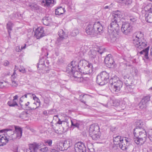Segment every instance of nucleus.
Returning a JSON list of instances; mask_svg holds the SVG:
<instances>
[{
	"label": "nucleus",
	"mask_w": 152,
	"mask_h": 152,
	"mask_svg": "<svg viewBox=\"0 0 152 152\" xmlns=\"http://www.w3.org/2000/svg\"><path fill=\"white\" fill-rule=\"evenodd\" d=\"M64 31L62 29H60L58 32V35H59V37L58 39L57 40L56 44L55 46L56 48L52 51V55L53 56H57L59 54V51L58 50V48H59V45L61 44L59 43V44H57V42H59L64 39Z\"/></svg>",
	"instance_id": "9d476101"
},
{
	"label": "nucleus",
	"mask_w": 152,
	"mask_h": 152,
	"mask_svg": "<svg viewBox=\"0 0 152 152\" xmlns=\"http://www.w3.org/2000/svg\"><path fill=\"white\" fill-rule=\"evenodd\" d=\"M44 35V29L42 27H39L36 30L35 35L37 39L42 37Z\"/></svg>",
	"instance_id": "6ab92c4d"
},
{
	"label": "nucleus",
	"mask_w": 152,
	"mask_h": 152,
	"mask_svg": "<svg viewBox=\"0 0 152 152\" xmlns=\"http://www.w3.org/2000/svg\"><path fill=\"white\" fill-rule=\"evenodd\" d=\"M124 15L125 16V18L126 16L127 15L129 17V20L132 23L135 22L137 20V18L136 16L130 13H127L126 12H124Z\"/></svg>",
	"instance_id": "5701e85b"
},
{
	"label": "nucleus",
	"mask_w": 152,
	"mask_h": 152,
	"mask_svg": "<svg viewBox=\"0 0 152 152\" xmlns=\"http://www.w3.org/2000/svg\"><path fill=\"white\" fill-rule=\"evenodd\" d=\"M103 53V50L101 49L97 51L92 49L91 50L88 52V55L91 59H93L96 57V56L99 53L102 54Z\"/></svg>",
	"instance_id": "aec40b11"
},
{
	"label": "nucleus",
	"mask_w": 152,
	"mask_h": 152,
	"mask_svg": "<svg viewBox=\"0 0 152 152\" xmlns=\"http://www.w3.org/2000/svg\"><path fill=\"white\" fill-rule=\"evenodd\" d=\"M32 96H33V99L35 101V102L34 103V104L36 106L35 107H34L35 110L39 108L41 105V102L39 98L36 96L35 94H32Z\"/></svg>",
	"instance_id": "393cba45"
},
{
	"label": "nucleus",
	"mask_w": 152,
	"mask_h": 152,
	"mask_svg": "<svg viewBox=\"0 0 152 152\" xmlns=\"http://www.w3.org/2000/svg\"><path fill=\"white\" fill-rule=\"evenodd\" d=\"M104 61L107 66L109 67H111L115 63L113 58L109 54L105 58Z\"/></svg>",
	"instance_id": "412c9836"
},
{
	"label": "nucleus",
	"mask_w": 152,
	"mask_h": 152,
	"mask_svg": "<svg viewBox=\"0 0 152 152\" xmlns=\"http://www.w3.org/2000/svg\"><path fill=\"white\" fill-rule=\"evenodd\" d=\"M72 125L75 127H78L79 126V124L77 122V121L75 119L71 120Z\"/></svg>",
	"instance_id": "58836bf2"
},
{
	"label": "nucleus",
	"mask_w": 152,
	"mask_h": 152,
	"mask_svg": "<svg viewBox=\"0 0 152 152\" xmlns=\"http://www.w3.org/2000/svg\"><path fill=\"white\" fill-rule=\"evenodd\" d=\"M15 132L12 129H6L1 130L0 132L4 133L0 135V146L5 145L9 140L20 139L22 136V129L19 126H15Z\"/></svg>",
	"instance_id": "f03ea898"
},
{
	"label": "nucleus",
	"mask_w": 152,
	"mask_h": 152,
	"mask_svg": "<svg viewBox=\"0 0 152 152\" xmlns=\"http://www.w3.org/2000/svg\"><path fill=\"white\" fill-rule=\"evenodd\" d=\"M26 44H25V45L21 47V50L25 49L26 48Z\"/></svg>",
	"instance_id": "680f3d73"
},
{
	"label": "nucleus",
	"mask_w": 152,
	"mask_h": 152,
	"mask_svg": "<svg viewBox=\"0 0 152 152\" xmlns=\"http://www.w3.org/2000/svg\"><path fill=\"white\" fill-rule=\"evenodd\" d=\"M109 77V73L105 71L102 72L97 76L96 82L99 85H104L107 82Z\"/></svg>",
	"instance_id": "1a4fd4ad"
},
{
	"label": "nucleus",
	"mask_w": 152,
	"mask_h": 152,
	"mask_svg": "<svg viewBox=\"0 0 152 152\" xmlns=\"http://www.w3.org/2000/svg\"><path fill=\"white\" fill-rule=\"evenodd\" d=\"M65 11L64 8L58 7L56 9L55 14L56 15H60L63 14Z\"/></svg>",
	"instance_id": "a878e982"
},
{
	"label": "nucleus",
	"mask_w": 152,
	"mask_h": 152,
	"mask_svg": "<svg viewBox=\"0 0 152 152\" xmlns=\"http://www.w3.org/2000/svg\"><path fill=\"white\" fill-rule=\"evenodd\" d=\"M16 75H17L15 72H15H14L13 74L11 76V80H16Z\"/></svg>",
	"instance_id": "09e8293b"
},
{
	"label": "nucleus",
	"mask_w": 152,
	"mask_h": 152,
	"mask_svg": "<svg viewBox=\"0 0 152 152\" xmlns=\"http://www.w3.org/2000/svg\"><path fill=\"white\" fill-rule=\"evenodd\" d=\"M118 2L119 3L128 5L131 3L132 0H118Z\"/></svg>",
	"instance_id": "f704fd0d"
},
{
	"label": "nucleus",
	"mask_w": 152,
	"mask_h": 152,
	"mask_svg": "<svg viewBox=\"0 0 152 152\" xmlns=\"http://www.w3.org/2000/svg\"><path fill=\"white\" fill-rule=\"evenodd\" d=\"M46 20L45 19H44L43 20V23L44 24H45V25L46 26H47V25H48V24H46L45 23Z\"/></svg>",
	"instance_id": "e2e57ef3"
},
{
	"label": "nucleus",
	"mask_w": 152,
	"mask_h": 152,
	"mask_svg": "<svg viewBox=\"0 0 152 152\" xmlns=\"http://www.w3.org/2000/svg\"><path fill=\"white\" fill-rule=\"evenodd\" d=\"M131 141L130 138L126 137H121L120 136L113 137V142L114 144L119 145L120 148L123 150L127 149Z\"/></svg>",
	"instance_id": "423d86ee"
},
{
	"label": "nucleus",
	"mask_w": 152,
	"mask_h": 152,
	"mask_svg": "<svg viewBox=\"0 0 152 152\" xmlns=\"http://www.w3.org/2000/svg\"><path fill=\"white\" fill-rule=\"evenodd\" d=\"M86 31L88 35L95 36L103 32V26L100 22H96L94 24H89L86 28Z\"/></svg>",
	"instance_id": "39448f33"
},
{
	"label": "nucleus",
	"mask_w": 152,
	"mask_h": 152,
	"mask_svg": "<svg viewBox=\"0 0 152 152\" xmlns=\"http://www.w3.org/2000/svg\"><path fill=\"white\" fill-rule=\"evenodd\" d=\"M28 114L27 112L25 111H23L20 115L21 117H26Z\"/></svg>",
	"instance_id": "8fccbe9b"
},
{
	"label": "nucleus",
	"mask_w": 152,
	"mask_h": 152,
	"mask_svg": "<svg viewBox=\"0 0 152 152\" xmlns=\"http://www.w3.org/2000/svg\"><path fill=\"white\" fill-rule=\"evenodd\" d=\"M44 102L45 104H46L47 105H48L50 103V100L48 98H45L44 99Z\"/></svg>",
	"instance_id": "3c124183"
},
{
	"label": "nucleus",
	"mask_w": 152,
	"mask_h": 152,
	"mask_svg": "<svg viewBox=\"0 0 152 152\" xmlns=\"http://www.w3.org/2000/svg\"><path fill=\"white\" fill-rule=\"evenodd\" d=\"M29 6L31 8L32 10H37L39 9V7L36 4L29 5Z\"/></svg>",
	"instance_id": "ea45409f"
},
{
	"label": "nucleus",
	"mask_w": 152,
	"mask_h": 152,
	"mask_svg": "<svg viewBox=\"0 0 152 152\" xmlns=\"http://www.w3.org/2000/svg\"><path fill=\"white\" fill-rule=\"evenodd\" d=\"M75 152H86V148L84 144L82 142L76 143L74 146Z\"/></svg>",
	"instance_id": "4468645a"
},
{
	"label": "nucleus",
	"mask_w": 152,
	"mask_h": 152,
	"mask_svg": "<svg viewBox=\"0 0 152 152\" xmlns=\"http://www.w3.org/2000/svg\"><path fill=\"white\" fill-rule=\"evenodd\" d=\"M148 134L149 139L152 142V129H149L148 132Z\"/></svg>",
	"instance_id": "79ce46f5"
},
{
	"label": "nucleus",
	"mask_w": 152,
	"mask_h": 152,
	"mask_svg": "<svg viewBox=\"0 0 152 152\" xmlns=\"http://www.w3.org/2000/svg\"><path fill=\"white\" fill-rule=\"evenodd\" d=\"M46 63L47 64H49V63L48 62V60H46Z\"/></svg>",
	"instance_id": "338daca9"
},
{
	"label": "nucleus",
	"mask_w": 152,
	"mask_h": 152,
	"mask_svg": "<svg viewBox=\"0 0 152 152\" xmlns=\"http://www.w3.org/2000/svg\"><path fill=\"white\" fill-rule=\"evenodd\" d=\"M109 8V6H106L104 7V9H108Z\"/></svg>",
	"instance_id": "69168bd1"
},
{
	"label": "nucleus",
	"mask_w": 152,
	"mask_h": 152,
	"mask_svg": "<svg viewBox=\"0 0 152 152\" xmlns=\"http://www.w3.org/2000/svg\"><path fill=\"white\" fill-rule=\"evenodd\" d=\"M135 129H138L137 133H139V135H138V136H139L140 137L145 139V140L146 141L147 134L145 130L144 129H140V128L137 127Z\"/></svg>",
	"instance_id": "4be33fe9"
},
{
	"label": "nucleus",
	"mask_w": 152,
	"mask_h": 152,
	"mask_svg": "<svg viewBox=\"0 0 152 152\" xmlns=\"http://www.w3.org/2000/svg\"><path fill=\"white\" fill-rule=\"evenodd\" d=\"M150 98L149 96L144 97L138 104V107L141 110L145 108L147 103L150 100Z\"/></svg>",
	"instance_id": "2eb2a0df"
},
{
	"label": "nucleus",
	"mask_w": 152,
	"mask_h": 152,
	"mask_svg": "<svg viewBox=\"0 0 152 152\" xmlns=\"http://www.w3.org/2000/svg\"><path fill=\"white\" fill-rule=\"evenodd\" d=\"M137 129H134V141L137 145H141L143 144L145 141V139L140 137L139 136H138L137 133Z\"/></svg>",
	"instance_id": "f8f14e48"
},
{
	"label": "nucleus",
	"mask_w": 152,
	"mask_h": 152,
	"mask_svg": "<svg viewBox=\"0 0 152 152\" xmlns=\"http://www.w3.org/2000/svg\"><path fill=\"white\" fill-rule=\"evenodd\" d=\"M146 13H149L152 12V4L149 3L146 5L144 8Z\"/></svg>",
	"instance_id": "7c9ffc66"
},
{
	"label": "nucleus",
	"mask_w": 152,
	"mask_h": 152,
	"mask_svg": "<svg viewBox=\"0 0 152 152\" xmlns=\"http://www.w3.org/2000/svg\"><path fill=\"white\" fill-rule=\"evenodd\" d=\"M3 84V82H0V88L1 87V85Z\"/></svg>",
	"instance_id": "774afa93"
},
{
	"label": "nucleus",
	"mask_w": 152,
	"mask_h": 152,
	"mask_svg": "<svg viewBox=\"0 0 152 152\" xmlns=\"http://www.w3.org/2000/svg\"><path fill=\"white\" fill-rule=\"evenodd\" d=\"M145 17L147 22L149 23H152V12L145 13Z\"/></svg>",
	"instance_id": "c756f323"
},
{
	"label": "nucleus",
	"mask_w": 152,
	"mask_h": 152,
	"mask_svg": "<svg viewBox=\"0 0 152 152\" xmlns=\"http://www.w3.org/2000/svg\"><path fill=\"white\" fill-rule=\"evenodd\" d=\"M18 96L17 95H16L13 97V100L15 101V100L17 99L18 98Z\"/></svg>",
	"instance_id": "6e6d98bb"
},
{
	"label": "nucleus",
	"mask_w": 152,
	"mask_h": 152,
	"mask_svg": "<svg viewBox=\"0 0 152 152\" xmlns=\"http://www.w3.org/2000/svg\"><path fill=\"white\" fill-rule=\"evenodd\" d=\"M10 63L7 60L5 61L4 63V65L5 66H7L9 65Z\"/></svg>",
	"instance_id": "864d4df0"
},
{
	"label": "nucleus",
	"mask_w": 152,
	"mask_h": 152,
	"mask_svg": "<svg viewBox=\"0 0 152 152\" xmlns=\"http://www.w3.org/2000/svg\"><path fill=\"white\" fill-rule=\"evenodd\" d=\"M129 75L126 72H124V73H123L121 77L122 80L123 79L126 80L127 79H129Z\"/></svg>",
	"instance_id": "4c0bfd02"
},
{
	"label": "nucleus",
	"mask_w": 152,
	"mask_h": 152,
	"mask_svg": "<svg viewBox=\"0 0 152 152\" xmlns=\"http://www.w3.org/2000/svg\"><path fill=\"white\" fill-rule=\"evenodd\" d=\"M78 33V31L77 29H75L71 32L70 35L72 36L75 37L77 35Z\"/></svg>",
	"instance_id": "a19ab883"
},
{
	"label": "nucleus",
	"mask_w": 152,
	"mask_h": 152,
	"mask_svg": "<svg viewBox=\"0 0 152 152\" xmlns=\"http://www.w3.org/2000/svg\"><path fill=\"white\" fill-rule=\"evenodd\" d=\"M111 83V91L113 93L117 94L120 92L122 87L123 83L116 76H114L110 81Z\"/></svg>",
	"instance_id": "0eeeda50"
},
{
	"label": "nucleus",
	"mask_w": 152,
	"mask_h": 152,
	"mask_svg": "<svg viewBox=\"0 0 152 152\" xmlns=\"http://www.w3.org/2000/svg\"><path fill=\"white\" fill-rule=\"evenodd\" d=\"M14 26V24L11 21H9L6 24V27L9 35L12 30V28Z\"/></svg>",
	"instance_id": "cd10ccee"
},
{
	"label": "nucleus",
	"mask_w": 152,
	"mask_h": 152,
	"mask_svg": "<svg viewBox=\"0 0 152 152\" xmlns=\"http://www.w3.org/2000/svg\"><path fill=\"white\" fill-rule=\"evenodd\" d=\"M15 50L17 52H19L21 51V49L20 48V46H17L16 47Z\"/></svg>",
	"instance_id": "603ef678"
},
{
	"label": "nucleus",
	"mask_w": 152,
	"mask_h": 152,
	"mask_svg": "<svg viewBox=\"0 0 152 152\" xmlns=\"http://www.w3.org/2000/svg\"><path fill=\"white\" fill-rule=\"evenodd\" d=\"M40 144L34 142L29 145V148L24 150V152H37L40 148Z\"/></svg>",
	"instance_id": "ddd939ff"
},
{
	"label": "nucleus",
	"mask_w": 152,
	"mask_h": 152,
	"mask_svg": "<svg viewBox=\"0 0 152 152\" xmlns=\"http://www.w3.org/2000/svg\"><path fill=\"white\" fill-rule=\"evenodd\" d=\"M89 134L94 140H97L100 138L101 132L99 131V128L97 124H91L89 129Z\"/></svg>",
	"instance_id": "6e6552de"
},
{
	"label": "nucleus",
	"mask_w": 152,
	"mask_h": 152,
	"mask_svg": "<svg viewBox=\"0 0 152 152\" xmlns=\"http://www.w3.org/2000/svg\"><path fill=\"white\" fill-rule=\"evenodd\" d=\"M14 15L15 16V14H12V15H10V18L12 19H15V16L14 17Z\"/></svg>",
	"instance_id": "bf43d9fd"
},
{
	"label": "nucleus",
	"mask_w": 152,
	"mask_h": 152,
	"mask_svg": "<svg viewBox=\"0 0 152 152\" xmlns=\"http://www.w3.org/2000/svg\"><path fill=\"white\" fill-rule=\"evenodd\" d=\"M81 66L84 67L85 66L86 68H93L92 64L85 60H80L78 63V69L81 72H82V69H81L80 67Z\"/></svg>",
	"instance_id": "dca6fc26"
},
{
	"label": "nucleus",
	"mask_w": 152,
	"mask_h": 152,
	"mask_svg": "<svg viewBox=\"0 0 152 152\" xmlns=\"http://www.w3.org/2000/svg\"><path fill=\"white\" fill-rule=\"evenodd\" d=\"M43 114L45 115H48V114L47 111L46 110H45L43 112Z\"/></svg>",
	"instance_id": "4d7b16f0"
},
{
	"label": "nucleus",
	"mask_w": 152,
	"mask_h": 152,
	"mask_svg": "<svg viewBox=\"0 0 152 152\" xmlns=\"http://www.w3.org/2000/svg\"><path fill=\"white\" fill-rule=\"evenodd\" d=\"M147 148L148 149L146 148V147L145 146L142 149V152H152V150L149 147H148Z\"/></svg>",
	"instance_id": "c03bdc74"
},
{
	"label": "nucleus",
	"mask_w": 152,
	"mask_h": 152,
	"mask_svg": "<svg viewBox=\"0 0 152 152\" xmlns=\"http://www.w3.org/2000/svg\"><path fill=\"white\" fill-rule=\"evenodd\" d=\"M56 3V0H43L42 4L44 3L45 6L52 7Z\"/></svg>",
	"instance_id": "b1692460"
},
{
	"label": "nucleus",
	"mask_w": 152,
	"mask_h": 152,
	"mask_svg": "<svg viewBox=\"0 0 152 152\" xmlns=\"http://www.w3.org/2000/svg\"><path fill=\"white\" fill-rule=\"evenodd\" d=\"M62 122H63V121H61L60 119H59L57 123L58 124H62Z\"/></svg>",
	"instance_id": "052dcab7"
},
{
	"label": "nucleus",
	"mask_w": 152,
	"mask_h": 152,
	"mask_svg": "<svg viewBox=\"0 0 152 152\" xmlns=\"http://www.w3.org/2000/svg\"><path fill=\"white\" fill-rule=\"evenodd\" d=\"M44 59H41L39 60V62L37 64V67L39 69H43L45 66Z\"/></svg>",
	"instance_id": "2f4dec72"
},
{
	"label": "nucleus",
	"mask_w": 152,
	"mask_h": 152,
	"mask_svg": "<svg viewBox=\"0 0 152 152\" xmlns=\"http://www.w3.org/2000/svg\"><path fill=\"white\" fill-rule=\"evenodd\" d=\"M123 12L119 10L114 11L111 19V22L108 27V34L107 37L109 41L114 42L116 39L117 33L116 30L118 27V21L120 19H125Z\"/></svg>",
	"instance_id": "f257e3e1"
},
{
	"label": "nucleus",
	"mask_w": 152,
	"mask_h": 152,
	"mask_svg": "<svg viewBox=\"0 0 152 152\" xmlns=\"http://www.w3.org/2000/svg\"><path fill=\"white\" fill-rule=\"evenodd\" d=\"M12 83L11 84V86L14 87H16L18 85V82L16 81V80H12Z\"/></svg>",
	"instance_id": "37998d69"
},
{
	"label": "nucleus",
	"mask_w": 152,
	"mask_h": 152,
	"mask_svg": "<svg viewBox=\"0 0 152 152\" xmlns=\"http://www.w3.org/2000/svg\"><path fill=\"white\" fill-rule=\"evenodd\" d=\"M7 104L10 107H15V106H17L18 105L17 102L13 100L8 101L7 102Z\"/></svg>",
	"instance_id": "c9c22d12"
},
{
	"label": "nucleus",
	"mask_w": 152,
	"mask_h": 152,
	"mask_svg": "<svg viewBox=\"0 0 152 152\" xmlns=\"http://www.w3.org/2000/svg\"><path fill=\"white\" fill-rule=\"evenodd\" d=\"M86 143L88 147V145H92L90 143V141H87L86 142Z\"/></svg>",
	"instance_id": "5fc2aeb1"
},
{
	"label": "nucleus",
	"mask_w": 152,
	"mask_h": 152,
	"mask_svg": "<svg viewBox=\"0 0 152 152\" xmlns=\"http://www.w3.org/2000/svg\"><path fill=\"white\" fill-rule=\"evenodd\" d=\"M39 143L41 145H40V148H39L38 149V150L39 149L40 151H42V152L47 151H48V148L47 147H45L43 148H41V144L40 143Z\"/></svg>",
	"instance_id": "a18cd8bd"
},
{
	"label": "nucleus",
	"mask_w": 152,
	"mask_h": 152,
	"mask_svg": "<svg viewBox=\"0 0 152 152\" xmlns=\"http://www.w3.org/2000/svg\"><path fill=\"white\" fill-rule=\"evenodd\" d=\"M149 47H148L145 49H144L141 51L138 52V54H140L142 56L143 59L145 62H147L149 61V58L148 56Z\"/></svg>",
	"instance_id": "a211bd4d"
},
{
	"label": "nucleus",
	"mask_w": 152,
	"mask_h": 152,
	"mask_svg": "<svg viewBox=\"0 0 152 152\" xmlns=\"http://www.w3.org/2000/svg\"><path fill=\"white\" fill-rule=\"evenodd\" d=\"M64 143L62 142H58L57 145V148L58 150L62 151L63 150V147H64Z\"/></svg>",
	"instance_id": "e433bc0d"
},
{
	"label": "nucleus",
	"mask_w": 152,
	"mask_h": 152,
	"mask_svg": "<svg viewBox=\"0 0 152 152\" xmlns=\"http://www.w3.org/2000/svg\"><path fill=\"white\" fill-rule=\"evenodd\" d=\"M17 69H18L17 66L16 65H15V68L14 69V72H15V70L16 71Z\"/></svg>",
	"instance_id": "0e129e2a"
},
{
	"label": "nucleus",
	"mask_w": 152,
	"mask_h": 152,
	"mask_svg": "<svg viewBox=\"0 0 152 152\" xmlns=\"http://www.w3.org/2000/svg\"><path fill=\"white\" fill-rule=\"evenodd\" d=\"M63 143L64 147L65 148L64 149H67L72 146V141L71 139H67L64 141Z\"/></svg>",
	"instance_id": "bb28decb"
},
{
	"label": "nucleus",
	"mask_w": 152,
	"mask_h": 152,
	"mask_svg": "<svg viewBox=\"0 0 152 152\" xmlns=\"http://www.w3.org/2000/svg\"><path fill=\"white\" fill-rule=\"evenodd\" d=\"M85 69V72H83V73L84 74H88L92 73L93 71V68H86V67H84Z\"/></svg>",
	"instance_id": "473e14b6"
},
{
	"label": "nucleus",
	"mask_w": 152,
	"mask_h": 152,
	"mask_svg": "<svg viewBox=\"0 0 152 152\" xmlns=\"http://www.w3.org/2000/svg\"><path fill=\"white\" fill-rule=\"evenodd\" d=\"M31 94L30 93H27L25 94L24 95L22 96L20 99V102H22L23 101V99L25 97L26 98H27V96L28 94Z\"/></svg>",
	"instance_id": "49530a36"
},
{
	"label": "nucleus",
	"mask_w": 152,
	"mask_h": 152,
	"mask_svg": "<svg viewBox=\"0 0 152 152\" xmlns=\"http://www.w3.org/2000/svg\"><path fill=\"white\" fill-rule=\"evenodd\" d=\"M44 142L45 144L46 145L50 147L52 146V140L50 139L45 140H44Z\"/></svg>",
	"instance_id": "72a5a7b5"
},
{
	"label": "nucleus",
	"mask_w": 152,
	"mask_h": 152,
	"mask_svg": "<svg viewBox=\"0 0 152 152\" xmlns=\"http://www.w3.org/2000/svg\"><path fill=\"white\" fill-rule=\"evenodd\" d=\"M81 66L84 67L85 66L86 68H93L92 64L85 60H80L78 63V69L81 72H82V69H81L80 67Z\"/></svg>",
	"instance_id": "f3484780"
},
{
	"label": "nucleus",
	"mask_w": 152,
	"mask_h": 152,
	"mask_svg": "<svg viewBox=\"0 0 152 152\" xmlns=\"http://www.w3.org/2000/svg\"><path fill=\"white\" fill-rule=\"evenodd\" d=\"M127 100V99L126 98H124V99H123V100L122 101L123 104L124 105H125V104H126L125 102Z\"/></svg>",
	"instance_id": "13d9d810"
},
{
	"label": "nucleus",
	"mask_w": 152,
	"mask_h": 152,
	"mask_svg": "<svg viewBox=\"0 0 152 152\" xmlns=\"http://www.w3.org/2000/svg\"><path fill=\"white\" fill-rule=\"evenodd\" d=\"M133 28L132 25L128 22H123L121 30L122 33L125 35H129L132 33Z\"/></svg>",
	"instance_id": "9b49d317"
},
{
	"label": "nucleus",
	"mask_w": 152,
	"mask_h": 152,
	"mask_svg": "<svg viewBox=\"0 0 152 152\" xmlns=\"http://www.w3.org/2000/svg\"><path fill=\"white\" fill-rule=\"evenodd\" d=\"M18 70L20 72L23 73H25L26 72V71L24 67L23 66H20V68Z\"/></svg>",
	"instance_id": "de8ad7c7"
},
{
	"label": "nucleus",
	"mask_w": 152,
	"mask_h": 152,
	"mask_svg": "<svg viewBox=\"0 0 152 152\" xmlns=\"http://www.w3.org/2000/svg\"><path fill=\"white\" fill-rule=\"evenodd\" d=\"M132 41L138 50L144 48L147 46V42L144 39V34L141 31L137 32L133 34Z\"/></svg>",
	"instance_id": "7ed1b4c3"
},
{
	"label": "nucleus",
	"mask_w": 152,
	"mask_h": 152,
	"mask_svg": "<svg viewBox=\"0 0 152 152\" xmlns=\"http://www.w3.org/2000/svg\"><path fill=\"white\" fill-rule=\"evenodd\" d=\"M30 103L29 102H28L27 103H25V105H24L23 104H20L21 106V107L24 109H26V110H35V108H34V107H29L28 106L29 105Z\"/></svg>",
	"instance_id": "c85d7f7f"
},
{
	"label": "nucleus",
	"mask_w": 152,
	"mask_h": 152,
	"mask_svg": "<svg viewBox=\"0 0 152 152\" xmlns=\"http://www.w3.org/2000/svg\"><path fill=\"white\" fill-rule=\"evenodd\" d=\"M78 63L74 61H72L70 64H69L66 67L67 72L70 73L75 78V80L78 82H80L83 80V78L79 77L80 73H83L79 71L78 65Z\"/></svg>",
	"instance_id": "20e7f679"
}]
</instances>
